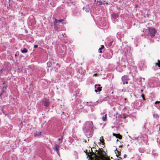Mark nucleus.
I'll list each match as a JSON object with an SVG mask.
<instances>
[{"instance_id":"nucleus-28","label":"nucleus","mask_w":160,"mask_h":160,"mask_svg":"<svg viewBox=\"0 0 160 160\" xmlns=\"http://www.w3.org/2000/svg\"><path fill=\"white\" fill-rule=\"evenodd\" d=\"M141 92H142L143 91V90H141Z\"/></svg>"},{"instance_id":"nucleus-10","label":"nucleus","mask_w":160,"mask_h":160,"mask_svg":"<svg viewBox=\"0 0 160 160\" xmlns=\"http://www.w3.org/2000/svg\"><path fill=\"white\" fill-rule=\"evenodd\" d=\"M34 136L35 137H40L41 136V132H40L35 133Z\"/></svg>"},{"instance_id":"nucleus-14","label":"nucleus","mask_w":160,"mask_h":160,"mask_svg":"<svg viewBox=\"0 0 160 160\" xmlns=\"http://www.w3.org/2000/svg\"><path fill=\"white\" fill-rule=\"evenodd\" d=\"M6 88H7L6 86H5V85H4L3 86V90H2L1 91V92H2L1 94H2L4 92L5 90L6 89Z\"/></svg>"},{"instance_id":"nucleus-18","label":"nucleus","mask_w":160,"mask_h":160,"mask_svg":"<svg viewBox=\"0 0 160 160\" xmlns=\"http://www.w3.org/2000/svg\"><path fill=\"white\" fill-rule=\"evenodd\" d=\"M47 66L49 67H50L51 66V62H48L47 63Z\"/></svg>"},{"instance_id":"nucleus-15","label":"nucleus","mask_w":160,"mask_h":160,"mask_svg":"<svg viewBox=\"0 0 160 160\" xmlns=\"http://www.w3.org/2000/svg\"><path fill=\"white\" fill-rule=\"evenodd\" d=\"M107 114H106L104 116L102 117V120L103 121H106L107 120Z\"/></svg>"},{"instance_id":"nucleus-2","label":"nucleus","mask_w":160,"mask_h":160,"mask_svg":"<svg viewBox=\"0 0 160 160\" xmlns=\"http://www.w3.org/2000/svg\"><path fill=\"white\" fill-rule=\"evenodd\" d=\"M89 158L91 159L95 158L98 160H110V159L106 157L101 151L96 150V154L93 152L90 153L88 154Z\"/></svg>"},{"instance_id":"nucleus-16","label":"nucleus","mask_w":160,"mask_h":160,"mask_svg":"<svg viewBox=\"0 0 160 160\" xmlns=\"http://www.w3.org/2000/svg\"><path fill=\"white\" fill-rule=\"evenodd\" d=\"M21 52L22 53H26L28 52V50L26 48H24L23 50H21Z\"/></svg>"},{"instance_id":"nucleus-29","label":"nucleus","mask_w":160,"mask_h":160,"mask_svg":"<svg viewBox=\"0 0 160 160\" xmlns=\"http://www.w3.org/2000/svg\"><path fill=\"white\" fill-rule=\"evenodd\" d=\"M5 84V83H4V82L3 83V84Z\"/></svg>"},{"instance_id":"nucleus-9","label":"nucleus","mask_w":160,"mask_h":160,"mask_svg":"<svg viewBox=\"0 0 160 160\" xmlns=\"http://www.w3.org/2000/svg\"><path fill=\"white\" fill-rule=\"evenodd\" d=\"M112 134L113 136L116 137L117 138H118L119 139H121L122 138V136L119 134H116L113 133Z\"/></svg>"},{"instance_id":"nucleus-3","label":"nucleus","mask_w":160,"mask_h":160,"mask_svg":"<svg viewBox=\"0 0 160 160\" xmlns=\"http://www.w3.org/2000/svg\"><path fill=\"white\" fill-rule=\"evenodd\" d=\"M148 33L152 37H154L156 31L155 29L152 27L148 28Z\"/></svg>"},{"instance_id":"nucleus-26","label":"nucleus","mask_w":160,"mask_h":160,"mask_svg":"<svg viewBox=\"0 0 160 160\" xmlns=\"http://www.w3.org/2000/svg\"><path fill=\"white\" fill-rule=\"evenodd\" d=\"M99 52L100 53H101L102 52V51H101V49H100V50H99Z\"/></svg>"},{"instance_id":"nucleus-24","label":"nucleus","mask_w":160,"mask_h":160,"mask_svg":"<svg viewBox=\"0 0 160 160\" xmlns=\"http://www.w3.org/2000/svg\"><path fill=\"white\" fill-rule=\"evenodd\" d=\"M98 76V74L97 73H95L93 75V76Z\"/></svg>"},{"instance_id":"nucleus-6","label":"nucleus","mask_w":160,"mask_h":160,"mask_svg":"<svg viewBox=\"0 0 160 160\" xmlns=\"http://www.w3.org/2000/svg\"><path fill=\"white\" fill-rule=\"evenodd\" d=\"M42 102V104L46 107H47L49 105V102L48 100H43Z\"/></svg>"},{"instance_id":"nucleus-21","label":"nucleus","mask_w":160,"mask_h":160,"mask_svg":"<svg viewBox=\"0 0 160 160\" xmlns=\"http://www.w3.org/2000/svg\"><path fill=\"white\" fill-rule=\"evenodd\" d=\"M141 96L142 97L143 99L144 100H145V99L144 97V95L143 94H142Z\"/></svg>"},{"instance_id":"nucleus-25","label":"nucleus","mask_w":160,"mask_h":160,"mask_svg":"<svg viewBox=\"0 0 160 160\" xmlns=\"http://www.w3.org/2000/svg\"><path fill=\"white\" fill-rule=\"evenodd\" d=\"M126 156H127V155L126 154H125L124 156V158H125Z\"/></svg>"},{"instance_id":"nucleus-17","label":"nucleus","mask_w":160,"mask_h":160,"mask_svg":"<svg viewBox=\"0 0 160 160\" xmlns=\"http://www.w3.org/2000/svg\"><path fill=\"white\" fill-rule=\"evenodd\" d=\"M153 116L154 118H156V119H157L159 118V116L157 113H155V114H153Z\"/></svg>"},{"instance_id":"nucleus-23","label":"nucleus","mask_w":160,"mask_h":160,"mask_svg":"<svg viewBox=\"0 0 160 160\" xmlns=\"http://www.w3.org/2000/svg\"><path fill=\"white\" fill-rule=\"evenodd\" d=\"M38 47V45H34V48H37Z\"/></svg>"},{"instance_id":"nucleus-27","label":"nucleus","mask_w":160,"mask_h":160,"mask_svg":"<svg viewBox=\"0 0 160 160\" xmlns=\"http://www.w3.org/2000/svg\"><path fill=\"white\" fill-rule=\"evenodd\" d=\"M102 2V3H106L105 1H103Z\"/></svg>"},{"instance_id":"nucleus-4","label":"nucleus","mask_w":160,"mask_h":160,"mask_svg":"<svg viewBox=\"0 0 160 160\" xmlns=\"http://www.w3.org/2000/svg\"><path fill=\"white\" fill-rule=\"evenodd\" d=\"M128 78L127 75H124L122 77V81L123 82V84L125 83L128 84Z\"/></svg>"},{"instance_id":"nucleus-19","label":"nucleus","mask_w":160,"mask_h":160,"mask_svg":"<svg viewBox=\"0 0 160 160\" xmlns=\"http://www.w3.org/2000/svg\"><path fill=\"white\" fill-rule=\"evenodd\" d=\"M54 148H55V149L56 151L57 152V153L58 154V148L57 145H55Z\"/></svg>"},{"instance_id":"nucleus-22","label":"nucleus","mask_w":160,"mask_h":160,"mask_svg":"<svg viewBox=\"0 0 160 160\" xmlns=\"http://www.w3.org/2000/svg\"><path fill=\"white\" fill-rule=\"evenodd\" d=\"M104 45H102L101 46V48H99V50H100V49H102L103 48H104Z\"/></svg>"},{"instance_id":"nucleus-5","label":"nucleus","mask_w":160,"mask_h":160,"mask_svg":"<svg viewBox=\"0 0 160 160\" xmlns=\"http://www.w3.org/2000/svg\"><path fill=\"white\" fill-rule=\"evenodd\" d=\"M101 85L99 84H96L95 85V92H100L102 90V87H100Z\"/></svg>"},{"instance_id":"nucleus-12","label":"nucleus","mask_w":160,"mask_h":160,"mask_svg":"<svg viewBox=\"0 0 160 160\" xmlns=\"http://www.w3.org/2000/svg\"><path fill=\"white\" fill-rule=\"evenodd\" d=\"M112 16L113 18H116L118 17V14L113 13Z\"/></svg>"},{"instance_id":"nucleus-11","label":"nucleus","mask_w":160,"mask_h":160,"mask_svg":"<svg viewBox=\"0 0 160 160\" xmlns=\"http://www.w3.org/2000/svg\"><path fill=\"white\" fill-rule=\"evenodd\" d=\"M97 4L99 5H101L102 4H108V3L107 2L106 3H102V2L101 0H100L99 1H98L97 2Z\"/></svg>"},{"instance_id":"nucleus-20","label":"nucleus","mask_w":160,"mask_h":160,"mask_svg":"<svg viewBox=\"0 0 160 160\" xmlns=\"http://www.w3.org/2000/svg\"><path fill=\"white\" fill-rule=\"evenodd\" d=\"M61 138L58 139V140L59 141H60V143H62V140L63 139L62 137V136L61 137Z\"/></svg>"},{"instance_id":"nucleus-8","label":"nucleus","mask_w":160,"mask_h":160,"mask_svg":"<svg viewBox=\"0 0 160 160\" xmlns=\"http://www.w3.org/2000/svg\"><path fill=\"white\" fill-rule=\"evenodd\" d=\"M160 101H157L155 103V104L156 105H155V106L156 107H157V108H158V109H159L160 110Z\"/></svg>"},{"instance_id":"nucleus-13","label":"nucleus","mask_w":160,"mask_h":160,"mask_svg":"<svg viewBox=\"0 0 160 160\" xmlns=\"http://www.w3.org/2000/svg\"><path fill=\"white\" fill-rule=\"evenodd\" d=\"M100 142L102 143V145H104V140L103 139V137H102L100 138Z\"/></svg>"},{"instance_id":"nucleus-30","label":"nucleus","mask_w":160,"mask_h":160,"mask_svg":"<svg viewBox=\"0 0 160 160\" xmlns=\"http://www.w3.org/2000/svg\"><path fill=\"white\" fill-rule=\"evenodd\" d=\"M116 156H117V157H118V155H117V154H116Z\"/></svg>"},{"instance_id":"nucleus-7","label":"nucleus","mask_w":160,"mask_h":160,"mask_svg":"<svg viewBox=\"0 0 160 160\" xmlns=\"http://www.w3.org/2000/svg\"><path fill=\"white\" fill-rule=\"evenodd\" d=\"M64 20L63 19H60V20H57L55 18H54V23L55 25H56L57 24V23L58 22H61L62 21H63Z\"/></svg>"},{"instance_id":"nucleus-1","label":"nucleus","mask_w":160,"mask_h":160,"mask_svg":"<svg viewBox=\"0 0 160 160\" xmlns=\"http://www.w3.org/2000/svg\"><path fill=\"white\" fill-rule=\"evenodd\" d=\"M93 124L91 121L86 122L83 127L85 135L88 138L91 137L93 133Z\"/></svg>"}]
</instances>
